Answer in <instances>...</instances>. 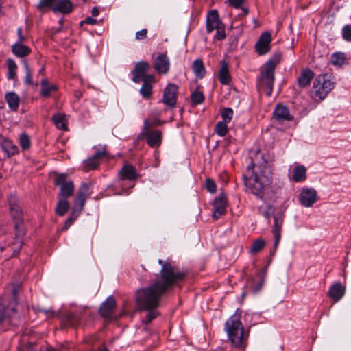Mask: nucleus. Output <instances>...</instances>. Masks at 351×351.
<instances>
[{
    "instance_id": "nucleus-37",
    "label": "nucleus",
    "mask_w": 351,
    "mask_h": 351,
    "mask_svg": "<svg viewBox=\"0 0 351 351\" xmlns=\"http://www.w3.org/2000/svg\"><path fill=\"white\" fill-rule=\"evenodd\" d=\"M99 160L93 156L84 161V170L88 171L91 169H95L99 165Z\"/></svg>"
},
{
    "instance_id": "nucleus-57",
    "label": "nucleus",
    "mask_w": 351,
    "mask_h": 351,
    "mask_svg": "<svg viewBox=\"0 0 351 351\" xmlns=\"http://www.w3.org/2000/svg\"><path fill=\"white\" fill-rule=\"evenodd\" d=\"M16 71L8 69V77L9 79H14L16 77Z\"/></svg>"
},
{
    "instance_id": "nucleus-25",
    "label": "nucleus",
    "mask_w": 351,
    "mask_h": 351,
    "mask_svg": "<svg viewBox=\"0 0 351 351\" xmlns=\"http://www.w3.org/2000/svg\"><path fill=\"white\" fill-rule=\"evenodd\" d=\"M1 147L8 158L17 154L19 152L18 147L9 139L3 140L1 143Z\"/></svg>"
},
{
    "instance_id": "nucleus-15",
    "label": "nucleus",
    "mask_w": 351,
    "mask_h": 351,
    "mask_svg": "<svg viewBox=\"0 0 351 351\" xmlns=\"http://www.w3.org/2000/svg\"><path fill=\"white\" fill-rule=\"evenodd\" d=\"M169 59L166 53L159 54L154 63V67L159 73L166 74L169 69Z\"/></svg>"
},
{
    "instance_id": "nucleus-16",
    "label": "nucleus",
    "mask_w": 351,
    "mask_h": 351,
    "mask_svg": "<svg viewBox=\"0 0 351 351\" xmlns=\"http://www.w3.org/2000/svg\"><path fill=\"white\" fill-rule=\"evenodd\" d=\"M273 115L274 119L279 122L293 119V117L290 114L288 108L282 104H278L276 106Z\"/></svg>"
},
{
    "instance_id": "nucleus-14",
    "label": "nucleus",
    "mask_w": 351,
    "mask_h": 351,
    "mask_svg": "<svg viewBox=\"0 0 351 351\" xmlns=\"http://www.w3.org/2000/svg\"><path fill=\"white\" fill-rule=\"evenodd\" d=\"M226 205L227 198L225 194L221 193L215 197L213 202V217L215 219H218L225 213Z\"/></svg>"
},
{
    "instance_id": "nucleus-36",
    "label": "nucleus",
    "mask_w": 351,
    "mask_h": 351,
    "mask_svg": "<svg viewBox=\"0 0 351 351\" xmlns=\"http://www.w3.org/2000/svg\"><path fill=\"white\" fill-rule=\"evenodd\" d=\"M19 144L23 151L27 150L31 147V141L27 133H22L19 137Z\"/></svg>"
},
{
    "instance_id": "nucleus-52",
    "label": "nucleus",
    "mask_w": 351,
    "mask_h": 351,
    "mask_svg": "<svg viewBox=\"0 0 351 351\" xmlns=\"http://www.w3.org/2000/svg\"><path fill=\"white\" fill-rule=\"evenodd\" d=\"M84 23H86L88 25H95L97 23V20L93 19V17L88 16L84 21L80 22V26H82Z\"/></svg>"
},
{
    "instance_id": "nucleus-27",
    "label": "nucleus",
    "mask_w": 351,
    "mask_h": 351,
    "mask_svg": "<svg viewBox=\"0 0 351 351\" xmlns=\"http://www.w3.org/2000/svg\"><path fill=\"white\" fill-rule=\"evenodd\" d=\"M5 100L10 109L16 111L19 108V97L14 92H10L5 95Z\"/></svg>"
},
{
    "instance_id": "nucleus-29",
    "label": "nucleus",
    "mask_w": 351,
    "mask_h": 351,
    "mask_svg": "<svg viewBox=\"0 0 351 351\" xmlns=\"http://www.w3.org/2000/svg\"><path fill=\"white\" fill-rule=\"evenodd\" d=\"M31 50L21 43H15L12 45V52L18 57H24L29 54Z\"/></svg>"
},
{
    "instance_id": "nucleus-7",
    "label": "nucleus",
    "mask_w": 351,
    "mask_h": 351,
    "mask_svg": "<svg viewBox=\"0 0 351 351\" xmlns=\"http://www.w3.org/2000/svg\"><path fill=\"white\" fill-rule=\"evenodd\" d=\"M56 186L60 187L59 196L62 199H66L71 197L74 191V184L73 181L66 179V174H60L54 179Z\"/></svg>"
},
{
    "instance_id": "nucleus-6",
    "label": "nucleus",
    "mask_w": 351,
    "mask_h": 351,
    "mask_svg": "<svg viewBox=\"0 0 351 351\" xmlns=\"http://www.w3.org/2000/svg\"><path fill=\"white\" fill-rule=\"evenodd\" d=\"M37 7L39 10L44 7H52L54 12L68 14L72 11L73 4L69 0H41Z\"/></svg>"
},
{
    "instance_id": "nucleus-2",
    "label": "nucleus",
    "mask_w": 351,
    "mask_h": 351,
    "mask_svg": "<svg viewBox=\"0 0 351 351\" xmlns=\"http://www.w3.org/2000/svg\"><path fill=\"white\" fill-rule=\"evenodd\" d=\"M172 286L166 285L159 280H156L150 285L139 289L135 294L137 308L139 311H146L147 313L143 322L147 324L157 317L158 307L162 295Z\"/></svg>"
},
{
    "instance_id": "nucleus-32",
    "label": "nucleus",
    "mask_w": 351,
    "mask_h": 351,
    "mask_svg": "<svg viewBox=\"0 0 351 351\" xmlns=\"http://www.w3.org/2000/svg\"><path fill=\"white\" fill-rule=\"evenodd\" d=\"M330 60L333 65L337 66H342L346 64V55L342 52H335L332 53Z\"/></svg>"
},
{
    "instance_id": "nucleus-53",
    "label": "nucleus",
    "mask_w": 351,
    "mask_h": 351,
    "mask_svg": "<svg viewBox=\"0 0 351 351\" xmlns=\"http://www.w3.org/2000/svg\"><path fill=\"white\" fill-rule=\"evenodd\" d=\"M228 1L230 5L235 8H241L243 3V0H228Z\"/></svg>"
},
{
    "instance_id": "nucleus-41",
    "label": "nucleus",
    "mask_w": 351,
    "mask_h": 351,
    "mask_svg": "<svg viewBox=\"0 0 351 351\" xmlns=\"http://www.w3.org/2000/svg\"><path fill=\"white\" fill-rule=\"evenodd\" d=\"M191 99L193 104L198 105L204 101V95L202 92L196 90L191 93Z\"/></svg>"
},
{
    "instance_id": "nucleus-12",
    "label": "nucleus",
    "mask_w": 351,
    "mask_h": 351,
    "mask_svg": "<svg viewBox=\"0 0 351 351\" xmlns=\"http://www.w3.org/2000/svg\"><path fill=\"white\" fill-rule=\"evenodd\" d=\"M178 88L175 84H169L164 90L162 101L164 104L173 107L177 101V93Z\"/></svg>"
},
{
    "instance_id": "nucleus-61",
    "label": "nucleus",
    "mask_w": 351,
    "mask_h": 351,
    "mask_svg": "<svg viewBox=\"0 0 351 351\" xmlns=\"http://www.w3.org/2000/svg\"><path fill=\"white\" fill-rule=\"evenodd\" d=\"M46 351H58V350L53 348H49L46 350Z\"/></svg>"
},
{
    "instance_id": "nucleus-50",
    "label": "nucleus",
    "mask_w": 351,
    "mask_h": 351,
    "mask_svg": "<svg viewBox=\"0 0 351 351\" xmlns=\"http://www.w3.org/2000/svg\"><path fill=\"white\" fill-rule=\"evenodd\" d=\"M106 149L105 147H102L99 149H97L95 154L93 155L95 157H96L99 160L104 157L106 156Z\"/></svg>"
},
{
    "instance_id": "nucleus-56",
    "label": "nucleus",
    "mask_w": 351,
    "mask_h": 351,
    "mask_svg": "<svg viewBox=\"0 0 351 351\" xmlns=\"http://www.w3.org/2000/svg\"><path fill=\"white\" fill-rule=\"evenodd\" d=\"M17 34H18V37H19V42L17 43H21L24 40V37L22 35V29L21 28H18Z\"/></svg>"
},
{
    "instance_id": "nucleus-60",
    "label": "nucleus",
    "mask_w": 351,
    "mask_h": 351,
    "mask_svg": "<svg viewBox=\"0 0 351 351\" xmlns=\"http://www.w3.org/2000/svg\"><path fill=\"white\" fill-rule=\"evenodd\" d=\"M16 304V302H15L14 301V302H10V303L9 304V306H10V308H12V310L13 311H15V308H14V306H12V304Z\"/></svg>"
},
{
    "instance_id": "nucleus-44",
    "label": "nucleus",
    "mask_w": 351,
    "mask_h": 351,
    "mask_svg": "<svg viewBox=\"0 0 351 351\" xmlns=\"http://www.w3.org/2000/svg\"><path fill=\"white\" fill-rule=\"evenodd\" d=\"M80 315L77 313H69L67 316V321L69 324L72 326H75L80 324Z\"/></svg>"
},
{
    "instance_id": "nucleus-33",
    "label": "nucleus",
    "mask_w": 351,
    "mask_h": 351,
    "mask_svg": "<svg viewBox=\"0 0 351 351\" xmlns=\"http://www.w3.org/2000/svg\"><path fill=\"white\" fill-rule=\"evenodd\" d=\"M69 208V204L66 199L60 198L57 203L56 213L60 216H63L68 211Z\"/></svg>"
},
{
    "instance_id": "nucleus-1",
    "label": "nucleus",
    "mask_w": 351,
    "mask_h": 351,
    "mask_svg": "<svg viewBox=\"0 0 351 351\" xmlns=\"http://www.w3.org/2000/svg\"><path fill=\"white\" fill-rule=\"evenodd\" d=\"M254 157L250 158V162L245 173L243 175L245 186L257 198L263 199L265 191L272 183V165L274 160V154L257 151Z\"/></svg>"
},
{
    "instance_id": "nucleus-48",
    "label": "nucleus",
    "mask_w": 351,
    "mask_h": 351,
    "mask_svg": "<svg viewBox=\"0 0 351 351\" xmlns=\"http://www.w3.org/2000/svg\"><path fill=\"white\" fill-rule=\"evenodd\" d=\"M217 32L215 36V38L218 40H222L226 38V34L224 31V28L223 27H219L216 29Z\"/></svg>"
},
{
    "instance_id": "nucleus-22",
    "label": "nucleus",
    "mask_w": 351,
    "mask_h": 351,
    "mask_svg": "<svg viewBox=\"0 0 351 351\" xmlns=\"http://www.w3.org/2000/svg\"><path fill=\"white\" fill-rule=\"evenodd\" d=\"M346 288L341 282L333 284L328 292V297L333 300L335 302L339 301L345 295Z\"/></svg>"
},
{
    "instance_id": "nucleus-64",
    "label": "nucleus",
    "mask_w": 351,
    "mask_h": 351,
    "mask_svg": "<svg viewBox=\"0 0 351 351\" xmlns=\"http://www.w3.org/2000/svg\"><path fill=\"white\" fill-rule=\"evenodd\" d=\"M98 351H109V350L106 348H99Z\"/></svg>"
},
{
    "instance_id": "nucleus-39",
    "label": "nucleus",
    "mask_w": 351,
    "mask_h": 351,
    "mask_svg": "<svg viewBox=\"0 0 351 351\" xmlns=\"http://www.w3.org/2000/svg\"><path fill=\"white\" fill-rule=\"evenodd\" d=\"M265 245V242L262 239H258L254 241L251 247H250V252L252 254H257L259 252Z\"/></svg>"
},
{
    "instance_id": "nucleus-20",
    "label": "nucleus",
    "mask_w": 351,
    "mask_h": 351,
    "mask_svg": "<svg viewBox=\"0 0 351 351\" xmlns=\"http://www.w3.org/2000/svg\"><path fill=\"white\" fill-rule=\"evenodd\" d=\"M116 306V301L112 296H109L101 303L99 313L104 317H109Z\"/></svg>"
},
{
    "instance_id": "nucleus-24",
    "label": "nucleus",
    "mask_w": 351,
    "mask_h": 351,
    "mask_svg": "<svg viewBox=\"0 0 351 351\" xmlns=\"http://www.w3.org/2000/svg\"><path fill=\"white\" fill-rule=\"evenodd\" d=\"M219 80L220 83L223 85H228L231 82V76L229 72L228 64L224 60L220 62Z\"/></svg>"
},
{
    "instance_id": "nucleus-63",
    "label": "nucleus",
    "mask_w": 351,
    "mask_h": 351,
    "mask_svg": "<svg viewBox=\"0 0 351 351\" xmlns=\"http://www.w3.org/2000/svg\"><path fill=\"white\" fill-rule=\"evenodd\" d=\"M43 71H44V68L42 67L39 71H38V75H43Z\"/></svg>"
},
{
    "instance_id": "nucleus-35",
    "label": "nucleus",
    "mask_w": 351,
    "mask_h": 351,
    "mask_svg": "<svg viewBox=\"0 0 351 351\" xmlns=\"http://www.w3.org/2000/svg\"><path fill=\"white\" fill-rule=\"evenodd\" d=\"M80 213H78L77 208L73 207L71 215L66 219V220L64 222V224L62 227V230H67L69 228V227L73 223V222L75 221V219Z\"/></svg>"
},
{
    "instance_id": "nucleus-46",
    "label": "nucleus",
    "mask_w": 351,
    "mask_h": 351,
    "mask_svg": "<svg viewBox=\"0 0 351 351\" xmlns=\"http://www.w3.org/2000/svg\"><path fill=\"white\" fill-rule=\"evenodd\" d=\"M342 38L347 42H351V25H346L341 29Z\"/></svg>"
},
{
    "instance_id": "nucleus-21",
    "label": "nucleus",
    "mask_w": 351,
    "mask_h": 351,
    "mask_svg": "<svg viewBox=\"0 0 351 351\" xmlns=\"http://www.w3.org/2000/svg\"><path fill=\"white\" fill-rule=\"evenodd\" d=\"M119 178L121 181L128 180L134 181L138 178L135 167L130 165H124L119 172Z\"/></svg>"
},
{
    "instance_id": "nucleus-51",
    "label": "nucleus",
    "mask_w": 351,
    "mask_h": 351,
    "mask_svg": "<svg viewBox=\"0 0 351 351\" xmlns=\"http://www.w3.org/2000/svg\"><path fill=\"white\" fill-rule=\"evenodd\" d=\"M8 202H9L10 208L11 207L18 206L17 199H16V197L15 195H10L9 198H8Z\"/></svg>"
},
{
    "instance_id": "nucleus-19",
    "label": "nucleus",
    "mask_w": 351,
    "mask_h": 351,
    "mask_svg": "<svg viewBox=\"0 0 351 351\" xmlns=\"http://www.w3.org/2000/svg\"><path fill=\"white\" fill-rule=\"evenodd\" d=\"M149 69L148 63L145 62H138L134 69L132 70L133 78L132 80L135 83H138L141 80L143 81L146 73Z\"/></svg>"
},
{
    "instance_id": "nucleus-10",
    "label": "nucleus",
    "mask_w": 351,
    "mask_h": 351,
    "mask_svg": "<svg viewBox=\"0 0 351 351\" xmlns=\"http://www.w3.org/2000/svg\"><path fill=\"white\" fill-rule=\"evenodd\" d=\"M90 192L88 184H82L77 191V196L74 201V208L78 209V213H81L85 205L86 199L89 197Z\"/></svg>"
},
{
    "instance_id": "nucleus-30",
    "label": "nucleus",
    "mask_w": 351,
    "mask_h": 351,
    "mask_svg": "<svg viewBox=\"0 0 351 351\" xmlns=\"http://www.w3.org/2000/svg\"><path fill=\"white\" fill-rule=\"evenodd\" d=\"M193 69L196 77L203 78L206 74V70L202 60L197 59L193 62Z\"/></svg>"
},
{
    "instance_id": "nucleus-43",
    "label": "nucleus",
    "mask_w": 351,
    "mask_h": 351,
    "mask_svg": "<svg viewBox=\"0 0 351 351\" xmlns=\"http://www.w3.org/2000/svg\"><path fill=\"white\" fill-rule=\"evenodd\" d=\"M23 64L25 69V83L28 85H34L37 86L38 83L36 82L34 84L32 80V72L27 62L24 61Z\"/></svg>"
},
{
    "instance_id": "nucleus-47",
    "label": "nucleus",
    "mask_w": 351,
    "mask_h": 351,
    "mask_svg": "<svg viewBox=\"0 0 351 351\" xmlns=\"http://www.w3.org/2000/svg\"><path fill=\"white\" fill-rule=\"evenodd\" d=\"M206 188L207 191L211 193H215L217 190L215 182L211 179H207L206 180Z\"/></svg>"
},
{
    "instance_id": "nucleus-62",
    "label": "nucleus",
    "mask_w": 351,
    "mask_h": 351,
    "mask_svg": "<svg viewBox=\"0 0 351 351\" xmlns=\"http://www.w3.org/2000/svg\"><path fill=\"white\" fill-rule=\"evenodd\" d=\"M26 351H34L33 347L32 346H28L27 348V350Z\"/></svg>"
},
{
    "instance_id": "nucleus-49",
    "label": "nucleus",
    "mask_w": 351,
    "mask_h": 351,
    "mask_svg": "<svg viewBox=\"0 0 351 351\" xmlns=\"http://www.w3.org/2000/svg\"><path fill=\"white\" fill-rule=\"evenodd\" d=\"M147 34V29H143L137 32L135 34V38L138 40H144L146 38Z\"/></svg>"
},
{
    "instance_id": "nucleus-40",
    "label": "nucleus",
    "mask_w": 351,
    "mask_h": 351,
    "mask_svg": "<svg viewBox=\"0 0 351 351\" xmlns=\"http://www.w3.org/2000/svg\"><path fill=\"white\" fill-rule=\"evenodd\" d=\"M8 308V300L5 298L0 297V323L5 317Z\"/></svg>"
},
{
    "instance_id": "nucleus-55",
    "label": "nucleus",
    "mask_w": 351,
    "mask_h": 351,
    "mask_svg": "<svg viewBox=\"0 0 351 351\" xmlns=\"http://www.w3.org/2000/svg\"><path fill=\"white\" fill-rule=\"evenodd\" d=\"M271 208L269 206L266 210L263 213V215L266 218L269 219L271 216Z\"/></svg>"
},
{
    "instance_id": "nucleus-8",
    "label": "nucleus",
    "mask_w": 351,
    "mask_h": 351,
    "mask_svg": "<svg viewBox=\"0 0 351 351\" xmlns=\"http://www.w3.org/2000/svg\"><path fill=\"white\" fill-rule=\"evenodd\" d=\"M285 210V208L276 213L274 216V223L272 233L274 237V252H271V255H274L281 239V230L284 223Z\"/></svg>"
},
{
    "instance_id": "nucleus-13",
    "label": "nucleus",
    "mask_w": 351,
    "mask_h": 351,
    "mask_svg": "<svg viewBox=\"0 0 351 351\" xmlns=\"http://www.w3.org/2000/svg\"><path fill=\"white\" fill-rule=\"evenodd\" d=\"M271 40V34L265 32L261 34L258 40L255 45V48L259 55H264L270 50V43Z\"/></svg>"
},
{
    "instance_id": "nucleus-42",
    "label": "nucleus",
    "mask_w": 351,
    "mask_h": 351,
    "mask_svg": "<svg viewBox=\"0 0 351 351\" xmlns=\"http://www.w3.org/2000/svg\"><path fill=\"white\" fill-rule=\"evenodd\" d=\"M226 122L219 121L215 126V132L220 136H225L228 132V127Z\"/></svg>"
},
{
    "instance_id": "nucleus-11",
    "label": "nucleus",
    "mask_w": 351,
    "mask_h": 351,
    "mask_svg": "<svg viewBox=\"0 0 351 351\" xmlns=\"http://www.w3.org/2000/svg\"><path fill=\"white\" fill-rule=\"evenodd\" d=\"M300 204L304 207H311L317 201V191L313 188H305L298 196Z\"/></svg>"
},
{
    "instance_id": "nucleus-31",
    "label": "nucleus",
    "mask_w": 351,
    "mask_h": 351,
    "mask_svg": "<svg viewBox=\"0 0 351 351\" xmlns=\"http://www.w3.org/2000/svg\"><path fill=\"white\" fill-rule=\"evenodd\" d=\"M306 168L303 165H299L294 168L293 180L296 182H302L306 179Z\"/></svg>"
},
{
    "instance_id": "nucleus-58",
    "label": "nucleus",
    "mask_w": 351,
    "mask_h": 351,
    "mask_svg": "<svg viewBox=\"0 0 351 351\" xmlns=\"http://www.w3.org/2000/svg\"><path fill=\"white\" fill-rule=\"evenodd\" d=\"M91 14L93 16H97L99 14V10L97 7H93L91 10Z\"/></svg>"
},
{
    "instance_id": "nucleus-5",
    "label": "nucleus",
    "mask_w": 351,
    "mask_h": 351,
    "mask_svg": "<svg viewBox=\"0 0 351 351\" xmlns=\"http://www.w3.org/2000/svg\"><path fill=\"white\" fill-rule=\"evenodd\" d=\"M158 263L162 266L160 273L162 283L173 287L183 280L186 275L185 271L179 270L170 263L162 259H159Z\"/></svg>"
},
{
    "instance_id": "nucleus-4",
    "label": "nucleus",
    "mask_w": 351,
    "mask_h": 351,
    "mask_svg": "<svg viewBox=\"0 0 351 351\" xmlns=\"http://www.w3.org/2000/svg\"><path fill=\"white\" fill-rule=\"evenodd\" d=\"M335 83L332 82L328 74L319 75L314 80L310 94L316 102L324 100L328 93L335 88Z\"/></svg>"
},
{
    "instance_id": "nucleus-34",
    "label": "nucleus",
    "mask_w": 351,
    "mask_h": 351,
    "mask_svg": "<svg viewBox=\"0 0 351 351\" xmlns=\"http://www.w3.org/2000/svg\"><path fill=\"white\" fill-rule=\"evenodd\" d=\"M52 119L57 128L62 130H66V120L64 114H56L53 116Z\"/></svg>"
},
{
    "instance_id": "nucleus-17",
    "label": "nucleus",
    "mask_w": 351,
    "mask_h": 351,
    "mask_svg": "<svg viewBox=\"0 0 351 351\" xmlns=\"http://www.w3.org/2000/svg\"><path fill=\"white\" fill-rule=\"evenodd\" d=\"M143 135L146 138L147 143L151 147H158L160 145L162 139V134L160 130H148Z\"/></svg>"
},
{
    "instance_id": "nucleus-59",
    "label": "nucleus",
    "mask_w": 351,
    "mask_h": 351,
    "mask_svg": "<svg viewBox=\"0 0 351 351\" xmlns=\"http://www.w3.org/2000/svg\"><path fill=\"white\" fill-rule=\"evenodd\" d=\"M144 78L147 79V82H149V81L153 80L154 77H153V75H145Z\"/></svg>"
},
{
    "instance_id": "nucleus-45",
    "label": "nucleus",
    "mask_w": 351,
    "mask_h": 351,
    "mask_svg": "<svg viewBox=\"0 0 351 351\" xmlns=\"http://www.w3.org/2000/svg\"><path fill=\"white\" fill-rule=\"evenodd\" d=\"M223 121L229 123L233 117V110L230 108H224L221 112Z\"/></svg>"
},
{
    "instance_id": "nucleus-18",
    "label": "nucleus",
    "mask_w": 351,
    "mask_h": 351,
    "mask_svg": "<svg viewBox=\"0 0 351 351\" xmlns=\"http://www.w3.org/2000/svg\"><path fill=\"white\" fill-rule=\"evenodd\" d=\"M221 26L218 12L216 10L210 11L206 17V31L208 33L213 32Z\"/></svg>"
},
{
    "instance_id": "nucleus-54",
    "label": "nucleus",
    "mask_w": 351,
    "mask_h": 351,
    "mask_svg": "<svg viewBox=\"0 0 351 351\" xmlns=\"http://www.w3.org/2000/svg\"><path fill=\"white\" fill-rule=\"evenodd\" d=\"M7 63H8V69L16 71L17 66L13 60L8 59L7 60Z\"/></svg>"
},
{
    "instance_id": "nucleus-38",
    "label": "nucleus",
    "mask_w": 351,
    "mask_h": 351,
    "mask_svg": "<svg viewBox=\"0 0 351 351\" xmlns=\"http://www.w3.org/2000/svg\"><path fill=\"white\" fill-rule=\"evenodd\" d=\"M143 85L140 89V93L143 97L148 98L152 93V86L147 82V79H143Z\"/></svg>"
},
{
    "instance_id": "nucleus-23",
    "label": "nucleus",
    "mask_w": 351,
    "mask_h": 351,
    "mask_svg": "<svg viewBox=\"0 0 351 351\" xmlns=\"http://www.w3.org/2000/svg\"><path fill=\"white\" fill-rule=\"evenodd\" d=\"M265 271L263 269L258 270L251 280V289L254 293L261 291L265 280Z\"/></svg>"
},
{
    "instance_id": "nucleus-9",
    "label": "nucleus",
    "mask_w": 351,
    "mask_h": 351,
    "mask_svg": "<svg viewBox=\"0 0 351 351\" xmlns=\"http://www.w3.org/2000/svg\"><path fill=\"white\" fill-rule=\"evenodd\" d=\"M10 211L12 219L14 221V228L16 232V237L19 239H21V237L25 234L23 213L19 206L16 207H11L10 208Z\"/></svg>"
},
{
    "instance_id": "nucleus-3",
    "label": "nucleus",
    "mask_w": 351,
    "mask_h": 351,
    "mask_svg": "<svg viewBox=\"0 0 351 351\" xmlns=\"http://www.w3.org/2000/svg\"><path fill=\"white\" fill-rule=\"evenodd\" d=\"M281 53H276L262 66L260 75L257 78V88L259 91H263L269 97L273 91L274 83V72L276 66L280 63Z\"/></svg>"
},
{
    "instance_id": "nucleus-26",
    "label": "nucleus",
    "mask_w": 351,
    "mask_h": 351,
    "mask_svg": "<svg viewBox=\"0 0 351 351\" xmlns=\"http://www.w3.org/2000/svg\"><path fill=\"white\" fill-rule=\"evenodd\" d=\"M314 77L313 72L310 69L303 70L298 78V84L300 88L307 87Z\"/></svg>"
},
{
    "instance_id": "nucleus-28",
    "label": "nucleus",
    "mask_w": 351,
    "mask_h": 351,
    "mask_svg": "<svg viewBox=\"0 0 351 351\" xmlns=\"http://www.w3.org/2000/svg\"><path fill=\"white\" fill-rule=\"evenodd\" d=\"M41 90L40 94L45 97H49L51 92L56 91L58 87L55 84H49L48 80L44 78L41 80Z\"/></svg>"
}]
</instances>
